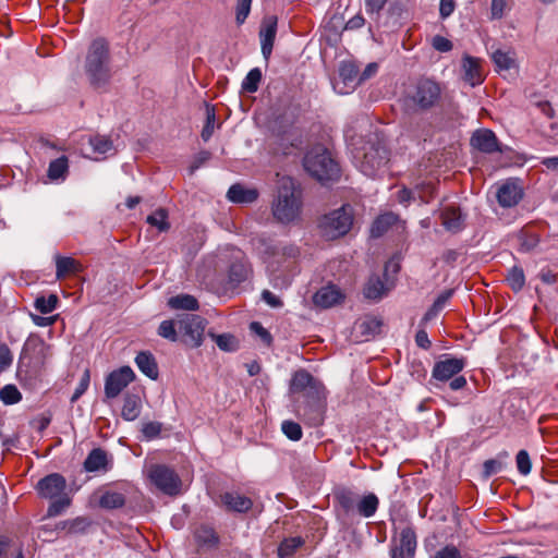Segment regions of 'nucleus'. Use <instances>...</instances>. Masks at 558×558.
Wrapping results in <instances>:
<instances>
[{"mask_svg": "<svg viewBox=\"0 0 558 558\" xmlns=\"http://www.w3.org/2000/svg\"><path fill=\"white\" fill-rule=\"evenodd\" d=\"M36 488L41 498L52 500L47 510L48 517L61 514L71 504V498L65 493L66 481L59 473H51L39 480Z\"/></svg>", "mask_w": 558, "mask_h": 558, "instance_id": "7", "label": "nucleus"}, {"mask_svg": "<svg viewBox=\"0 0 558 558\" xmlns=\"http://www.w3.org/2000/svg\"><path fill=\"white\" fill-rule=\"evenodd\" d=\"M416 197V189L412 191L407 187H403L397 192V201L403 205H408L412 199H415Z\"/></svg>", "mask_w": 558, "mask_h": 558, "instance_id": "61", "label": "nucleus"}, {"mask_svg": "<svg viewBox=\"0 0 558 558\" xmlns=\"http://www.w3.org/2000/svg\"><path fill=\"white\" fill-rule=\"evenodd\" d=\"M502 469V463L500 461H497V460H487L484 462V476L485 477H489L494 474H497L498 472H500Z\"/></svg>", "mask_w": 558, "mask_h": 558, "instance_id": "60", "label": "nucleus"}, {"mask_svg": "<svg viewBox=\"0 0 558 558\" xmlns=\"http://www.w3.org/2000/svg\"><path fill=\"white\" fill-rule=\"evenodd\" d=\"M134 372L130 366H122L111 372L105 381V395L108 399L118 397L134 380Z\"/></svg>", "mask_w": 558, "mask_h": 558, "instance_id": "14", "label": "nucleus"}, {"mask_svg": "<svg viewBox=\"0 0 558 558\" xmlns=\"http://www.w3.org/2000/svg\"><path fill=\"white\" fill-rule=\"evenodd\" d=\"M342 299L341 291L335 286H327L319 289L313 298L315 305L323 308L338 304Z\"/></svg>", "mask_w": 558, "mask_h": 558, "instance_id": "23", "label": "nucleus"}, {"mask_svg": "<svg viewBox=\"0 0 558 558\" xmlns=\"http://www.w3.org/2000/svg\"><path fill=\"white\" fill-rule=\"evenodd\" d=\"M151 483L163 494L175 496L180 494L182 482L175 471L165 464H153L148 469Z\"/></svg>", "mask_w": 558, "mask_h": 558, "instance_id": "10", "label": "nucleus"}, {"mask_svg": "<svg viewBox=\"0 0 558 558\" xmlns=\"http://www.w3.org/2000/svg\"><path fill=\"white\" fill-rule=\"evenodd\" d=\"M227 197L232 203L248 204L257 199L258 192L255 189H245L241 184H233L228 190Z\"/></svg>", "mask_w": 558, "mask_h": 558, "instance_id": "24", "label": "nucleus"}, {"mask_svg": "<svg viewBox=\"0 0 558 558\" xmlns=\"http://www.w3.org/2000/svg\"><path fill=\"white\" fill-rule=\"evenodd\" d=\"M387 2L388 0H364L365 11L367 14L378 17Z\"/></svg>", "mask_w": 558, "mask_h": 558, "instance_id": "58", "label": "nucleus"}, {"mask_svg": "<svg viewBox=\"0 0 558 558\" xmlns=\"http://www.w3.org/2000/svg\"><path fill=\"white\" fill-rule=\"evenodd\" d=\"M220 498L222 505L229 511L245 513L253 507V500L239 492H226Z\"/></svg>", "mask_w": 558, "mask_h": 558, "instance_id": "20", "label": "nucleus"}, {"mask_svg": "<svg viewBox=\"0 0 558 558\" xmlns=\"http://www.w3.org/2000/svg\"><path fill=\"white\" fill-rule=\"evenodd\" d=\"M206 325V319L195 314H185L178 322L183 341L193 348L202 345Z\"/></svg>", "mask_w": 558, "mask_h": 558, "instance_id": "12", "label": "nucleus"}, {"mask_svg": "<svg viewBox=\"0 0 558 558\" xmlns=\"http://www.w3.org/2000/svg\"><path fill=\"white\" fill-rule=\"evenodd\" d=\"M302 208V191L291 178L282 175L277 181V196L272 202L271 210L276 220L289 223L299 218Z\"/></svg>", "mask_w": 558, "mask_h": 558, "instance_id": "1", "label": "nucleus"}, {"mask_svg": "<svg viewBox=\"0 0 558 558\" xmlns=\"http://www.w3.org/2000/svg\"><path fill=\"white\" fill-rule=\"evenodd\" d=\"M442 89L438 82L420 78L408 94V101L417 110L427 111L440 104Z\"/></svg>", "mask_w": 558, "mask_h": 558, "instance_id": "9", "label": "nucleus"}, {"mask_svg": "<svg viewBox=\"0 0 558 558\" xmlns=\"http://www.w3.org/2000/svg\"><path fill=\"white\" fill-rule=\"evenodd\" d=\"M69 173L68 157L61 156L49 163L47 177L51 181H64Z\"/></svg>", "mask_w": 558, "mask_h": 558, "instance_id": "31", "label": "nucleus"}, {"mask_svg": "<svg viewBox=\"0 0 558 558\" xmlns=\"http://www.w3.org/2000/svg\"><path fill=\"white\" fill-rule=\"evenodd\" d=\"M250 329L253 333H255L256 336H258L260 338V340L266 344V345H270L271 341H272V337L270 335V332L263 327V325L258 322H253L250 324Z\"/></svg>", "mask_w": 558, "mask_h": 558, "instance_id": "56", "label": "nucleus"}, {"mask_svg": "<svg viewBox=\"0 0 558 558\" xmlns=\"http://www.w3.org/2000/svg\"><path fill=\"white\" fill-rule=\"evenodd\" d=\"M56 277L62 279L69 274H75L81 270V265L72 257L56 256Z\"/></svg>", "mask_w": 558, "mask_h": 558, "instance_id": "32", "label": "nucleus"}, {"mask_svg": "<svg viewBox=\"0 0 558 558\" xmlns=\"http://www.w3.org/2000/svg\"><path fill=\"white\" fill-rule=\"evenodd\" d=\"M305 171L319 182L335 181L339 178V167L330 153L322 145L306 151L303 158Z\"/></svg>", "mask_w": 558, "mask_h": 558, "instance_id": "6", "label": "nucleus"}, {"mask_svg": "<svg viewBox=\"0 0 558 558\" xmlns=\"http://www.w3.org/2000/svg\"><path fill=\"white\" fill-rule=\"evenodd\" d=\"M195 538L197 543L202 546L206 547H215L217 546L219 538L214 531V529L209 526H201L195 531Z\"/></svg>", "mask_w": 558, "mask_h": 558, "instance_id": "38", "label": "nucleus"}, {"mask_svg": "<svg viewBox=\"0 0 558 558\" xmlns=\"http://www.w3.org/2000/svg\"><path fill=\"white\" fill-rule=\"evenodd\" d=\"M161 427L159 422H147L143 424L142 433L147 439H153L159 436Z\"/></svg>", "mask_w": 558, "mask_h": 558, "instance_id": "59", "label": "nucleus"}, {"mask_svg": "<svg viewBox=\"0 0 558 558\" xmlns=\"http://www.w3.org/2000/svg\"><path fill=\"white\" fill-rule=\"evenodd\" d=\"M519 241H520V250L522 252H530L537 246L539 239H538V235L535 233L523 232L519 235Z\"/></svg>", "mask_w": 558, "mask_h": 558, "instance_id": "50", "label": "nucleus"}, {"mask_svg": "<svg viewBox=\"0 0 558 558\" xmlns=\"http://www.w3.org/2000/svg\"><path fill=\"white\" fill-rule=\"evenodd\" d=\"M353 219V208L350 205H343L320 218V233L327 240L343 236L351 230Z\"/></svg>", "mask_w": 558, "mask_h": 558, "instance_id": "8", "label": "nucleus"}, {"mask_svg": "<svg viewBox=\"0 0 558 558\" xmlns=\"http://www.w3.org/2000/svg\"><path fill=\"white\" fill-rule=\"evenodd\" d=\"M158 335L170 341H177V330L173 320H163L158 327Z\"/></svg>", "mask_w": 558, "mask_h": 558, "instance_id": "53", "label": "nucleus"}, {"mask_svg": "<svg viewBox=\"0 0 558 558\" xmlns=\"http://www.w3.org/2000/svg\"><path fill=\"white\" fill-rule=\"evenodd\" d=\"M339 506L337 515L343 524L352 521L354 515L363 518L373 517L379 506V499L374 493L360 495L349 488H340L335 493Z\"/></svg>", "mask_w": 558, "mask_h": 558, "instance_id": "2", "label": "nucleus"}, {"mask_svg": "<svg viewBox=\"0 0 558 558\" xmlns=\"http://www.w3.org/2000/svg\"><path fill=\"white\" fill-rule=\"evenodd\" d=\"M257 250L265 262L278 264L289 258H296L300 254L299 248L293 244L276 242L265 238L258 240Z\"/></svg>", "mask_w": 558, "mask_h": 558, "instance_id": "11", "label": "nucleus"}, {"mask_svg": "<svg viewBox=\"0 0 558 558\" xmlns=\"http://www.w3.org/2000/svg\"><path fill=\"white\" fill-rule=\"evenodd\" d=\"M434 558H462L460 550L454 546H446L437 551Z\"/></svg>", "mask_w": 558, "mask_h": 558, "instance_id": "64", "label": "nucleus"}, {"mask_svg": "<svg viewBox=\"0 0 558 558\" xmlns=\"http://www.w3.org/2000/svg\"><path fill=\"white\" fill-rule=\"evenodd\" d=\"M277 32V21H270L259 33L262 53L267 59L272 51Z\"/></svg>", "mask_w": 558, "mask_h": 558, "instance_id": "28", "label": "nucleus"}, {"mask_svg": "<svg viewBox=\"0 0 558 558\" xmlns=\"http://www.w3.org/2000/svg\"><path fill=\"white\" fill-rule=\"evenodd\" d=\"M462 69L464 72L463 78L471 86L480 85L483 82L484 76L480 59L465 56L462 60Z\"/></svg>", "mask_w": 558, "mask_h": 558, "instance_id": "22", "label": "nucleus"}, {"mask_svg": "<svg viewBox=\"0 0 558 558\" xmlns=\"http://www.w3.org/2000/svg\"><path fill=\"white\" fill-rule=\"evenodd\" d=\"M416 535L412 527H404L400 533V542L391 548V558H414Z\"/></svg>", "mask_w": 558, "mask_h": 558, "instance_id": "18", "label": "nucleus"}, {"mask_svg": "<svg viewBox=\"0 0 558 558\" xmlns=\"http://www.w3.org/2000/svg\"><path fill=\"white\" fill-rule=\"evenodd\" d=\"M22 399V395L14 385H5L0 390V400L4 404H15Z\"/></svg>", "mask_w": 558, "mask_h": 558, "instance_id": "46", "label": "nucleus"}, {"mask_svg": "<svg viewBox=\"0 0 558 558\" xmlns=\"http://www.w3.org/2000/svg\"><path fill=\"white\" fill-rule=\"evenodd\" d=\"M135 364L144 375L150 379H157L158 366L154 355L150 352H140L135 357Z\"/></svg>", "mask_w": 558, "mask_h": 558, "instance_id": "25", "label": "nucleus"}, {"mask_svg": "<svg viewBox=\"0 0 558 558\" xmlns=\"http://www.w3.org/2000/svg\"><path fill=\"white\" fill-rule=\"evenodd\" d=\"M58 301L59 300L56 294H50L48 298L38 296L35 300L34 306L41 314H48L56 308Z\"/></svg>", "mask_w": 558, "mask_h": 558, "instance_id": "44", "label": "nucleus"}, {"mask_svg": "<svg viewBox=\"0 0 558 558\" xmlns=\"http://www.w3.org/2000/svg\"><path fill=\"white\" fill-rule=\"evenodd\" d=\"M262 81V71L258 68L252 69L242 82V89L246 93H255Z\"/></svg>", "mask_w": 558, "mask_h": 558, "instance_id": "42", "label": "nucleus"}, {"mask_svg": "<svg viewBox=\"0 0 558 558\" xmlns=\"http://www.w3.org/2000/svg\"><path fill=\"white\" fill-rule=\"evenodd\" d=\"M208 336L216 342L218 348L226 352L236 351L239 342L236 338L231 333L215 335L209 332Z\"/></svg>", "mask_w": 558, "mask_h": 558, "instance_id": "39", "label": "nucleus"}, {"mask_svg": "<svg viewBox=\"0 0 558 558\" xmlns=\"http://www.w3.org/2000/svg\"><path fill=\"white\" fill-rule=\"evenodd\" d=\"M523 196V190L517 181L508 180L496 187V198L501 207L515 206Z\"/></svg>", "mask_w": 558, "mask_h": 558, "instance_id": "17", "label": "nucleus"}, {"mask_svg": "<svg viewBox=\"0 0 558 558\" xmlns=\"http://www.w3.org/2000/svg\"><path fill=\"white\" fill-rule=\"evenodd\" d=\"M456 8V1L454 0H440L439 3V14L441 19L449 17Z\"/></svg>", "mask_w": 558, "mask_h": 558, "instance_id": "62", "label": "nucleus"}, {"mask_svg": "<svg viewBox=\"0 0 558 558\" xmlns=\"http://www.w3.org/2000/svg\"><path fill=\"white\" fill-rule=\"evenodd\" d=\"M291 390L293 392H304L312 399L320 400L324 397L325 388L323 384L307 371L300 369L292 376Z\"/></svg>", "mask_w": 558, "mask_h": 558, "instance_id": "13", "label": "nucleus"}, {"mask_svg": "<svg viewBox=\"0 0 558 558\" xmlns=\"http://www.w3.org/2000/svg\"><path fill=\"white\" fill-rule=\"evenodd\" d=\"M388 289L378 277H371L364 288V296L368 300L378 301L386 293Z\"/></svg>", "mask_w": 558, "mask_h": 558, "instance_id": "34", "label": "nucleus"}, {"mask_svg": "<svg viewBox=\"0 0 558 558\" xmlns=\"http://www.w3.org/2000/svg\"><path fill=\"white\" fill-rule=\"evenodd\" d=\"M50 347L39 338H29L25 342L16 369V376L23 384L36 379L50 357Z\"/></svg>", "mask_w": 558, "mask_h": 558, "instance_id": "4", "label": "nucleus"}, {"mask_svg": "<svg viewBox=\"0 0 558 558\" xmlns=\"http://www.w3.org/2000/svg\"><path fill=\"white\" fill-rule=\"evenodd\" d=\"M89 144L94 153L100 155L107 154L113 148L112 142L108 137L101 135L90 137Z\"/></svg>", "mask_w": 558, "mask_h": 558, "instance_id": "45", "label": "nucleus"}, {"mask_svg": "<svg viewBox=\"0 0 558 558\" xmlns=\"http://www.w3.org/2000/svg\"><path fill=\"white\" fill-rule=\"evenodd\" d=\"M84 71L92 86L99 88L111 78V56L109 44L105 38H96L89 45Z\"/></svg>", "mask_w": 558, "mask_h": 558, "instance_id": "3", "label": "nucleus"}, {"mask_svg": "<svg viewBox=\"0 0 558 558\" xmlns=\"http://www.w3.org/2000/svg\"><path fill=\"white\" fill-rule=\"evenodd\" d=\"M282 433L291 440L298 441L302 438L301 425L293 421H283L281 424Z\"/></svg>", "mask_w": 558, "mask_h": 558, "instance_id": "48", "label": "nucleus"}, {"mask_svg": "<svg viewBox=\"0 0 558 558\" xmlns=\"http://www.w3.org/2000/svg\"><path fill=\"white\" fill-rule=\"evenodd\" d=\"M492 59L498 70H509L513 66L514 60L500 49H497L492 53Z\"/></svg>", "mask_w": 558, "mask_h": 558, "instance_id": "47", "label": "nucleus"}, {"mask_svg": "<svg viewBox=\"0 0 558 558\" xmlns=\"http://www.w3.org/2000/svg\"><path fill=\"white\" fill-rule=\"evenodd\" d=\"M464 357H452L444 355V359L437 361L433 367L432 376L436 380L447 381L458 375L465 366Z\"/></svg>", "mask_w": 558, "mask_h": 558, "instance_id": "15", "label": "nucleus"}, {"mask_svg": "<svg viewBox=\"0 0 558 558\" xmlns=\"http://www.w3.org/2000/svg\"><path fill=\"white\" fill-rule=\"evenodd\" d=\"M399 220V217L393 213H386L380 216H378L375 221L372 225L371 228V234L373 238H379L384 233L387 232V230L392 227L397 221Z\"/></svg>", "mask_w": 558, "mask_h": 558, "instance_id": "30", "label": "nucleus"}, {"mask_svg": "<svg viewBox=\"0 0 558 558\" xmlns=\"http://www.w3.org/2000/svg\"><path fill=\"white\" fill-rule=\"evenodd\" d=\"M303 543L304 541L300 536L283 539L278 547V556L280 558L291 557Z\"/></svg>", "mask_w": 558, "mask_h": 558, "instance_id": "41", "label": "nucleus"}, {"mask_svg": "<svg viewBox=\"0 0 558 558\" xmlns=\"http://www.w3.org/2000/svg\"><path fill=\"white\" fill-rule=\"evenodd\" d=\"M141 413V399L136 395H128L124 398L121 415L125 421H134Z\"/></svg>", "mask_w": 558, "mask_h": 558, "instance_id": "33", "label": "nucleus"}, {"mask_svg": "<svg viewBox=\"0 0 558 558\" xmlns=\"http://www.w3.org/2000/svg\"><path fill=\"white\" fill-rule=\"evenodd\" d=\"M168 305L172 310L197 311L198 301L190 294H179L168 300Z\"/></svg>", "mask_w": 558, "mask_h": 558, "instance_id": "35", "label": "nucleus"}, {"mask_svg": "<svg viewBox=\"0 0 558 558\" xmlns=\"http://www.w3.org/2000/svg\"><path fill=\"white\" fill-rule=\"evenodd\" d=\"M471 145L482 153L492 154L501 151L495 133L488 129H481L473 133Z\"/></svg>", "mask_w": 558, "mask_h": 558, "instance_id": "19", "label": "nucleus"}, {"mask_svg": "<svg viewBox=\"0 0 558 558\" xmlns=\"http://www.w3.org/2000/svg\"><path fill=\"white\" fill-rule=\"evenodd\" d=\"M146 222L151 227L157 228L160 232H166L170 229L168 211L165 208H158L153 214L148 215Z\"/></svg>", "mask_w": 558, "mask_h": 558, "instance_id": "37", "label": "nucleus"}, {"mask_svg": "<svg viewBox=\"0 0 558 558\" xmlns=\"http://www.w3.org/2000/svg\"><path fill=\"white\" fill-rule=\"evenodd\" d=\"M315 401L304 409V416L308 423L313 426H318L324 421L323 407L319 403L320 400L314 399Z\"/></svg>", "mask_w": 558, "mask_h": 558, "instance_id": "40", "label": "nucleus"}, {"mask_svg": "<svg viewBox=\"0 0 558 558\" xmlns=\"http://www.w3.org/2000/svg\"><path fill=\"white\" fill-rule=\"evenodd\" d=\"M13 362V355L9 349V347L0 342V374L8 369Z\"/></svg>", "mask_w": 558, "mask_h": 558, "instance_id": "57", "label": "nucleus"}, {"mask_svg": "<svg viewBox=\"0 0 558 558\" xmlns=\"http://www.w3.org/2000/svg\"><path fill=\"white\" fill-rule=\"evenodd\" d=\"M506 280L513 291H520L525 283L523 269L517 266L512 267L508 271Z\"/></svg>", "mask_w": 558, "mask_h": 558, "instance_id": "43", "label": "nucleus"}, {"mask_svg": "<svg viewBox=\"0 0 558 558\" xmlns=\"http://www.w3.org/2000/svg\"><path fill=\"white\" fill-rule=\"evenodd\" d=\"M339 78L340 81L333 85V88L339 94H348L361 84L359 68L350 61H344L340 64Z\"/></svg>", "mask_w": 558, "mask_h": 558, "instance_id": "16", "label": "nucleus"}, {"mask_svg": "<svg viewBox=\"0 0 558 558\" xmlns=\"http://www.w3.org/2000/svg\"><path fill=\"white\" fill-rule=\"evenodd\" d=\"M252 0H236L235 20L239 25L243 24L251 11Z\"/></svg>", "mask_w": 558, "mask_h": 558, "instance_id": "54", "label": "nucleus"}, {"mask_svg": "<svg viewBox=\"0 0 558 558\" xmlns=\"http://www.w3.org/2000/svg\"><path fill=\"white\" fill-rule=\"evenodd\" d=\"M381 325V320L377 317H365L355 324L354 329L360 337L367 340L380 332Z\"/></svg>", "mask_w": 558, "mask_h": 558, "instance_id": "26", "label": "nucleus"}, {"mask_svg": "<svg viewBox=\"0 0 558 558\" xmlns=\"http://www.w3.org/2000/svg\"><path fill=\"white\" fill-rule=\"evenodd\" d=\"M440 219L441 225L449 232L457 233L464 228V216L457 206H445L440 211Z\"/></svg>", "mask_w": 558, "mask_h": 558, "instance_id": "21", "label": "nucleus"}, {"mask_svg": "<svg viewBox=\"0 0 558 558\" xmlns=\"http://www.w3.org/2000/svg\"><path fill=\"white\" fill-rule=\"evenodd\" d=\"M415 189L417 198L423 203H429L435 195V185L433 182H423L422 184L416 185Z\"/></svg>", "mask_w": 558, "mask_h": 558, "instance_id": "52", "label": "nucleus"}, {"mask_svg": "<svg viewBox=\"0 0 558 558\" xmlns=\"http://www.w3.org/2000/svg\"><path fill=\"white\" fill-rule=\"evenodd\" d=\"M125 495L118 490H105L99 498V506L102 509L113 510L122 508L125 505Z\"/></svg>", "mask_w": 558, "mask_h": 558, "instance_id": "29", "label": "nucleus"}, {"mask_svg": "<svg viewBox=\"0 0 558 558\" xmlns=\"http://www.w3.org/2000/svg\"><path fill=\"white\" fill-rule=\"evenodd\" d=\"M433 47L440 52H447L452 49V43L442 36H435Z\"/></svg>", "mask_w": 558, "mask_h": 558, "instance_id": "63", "label": "nucleus"}, {"mask_svg": "<svg viewBox=\"0 0 558 558\" xmlns=\"http://www.w3.org/2000/svg\"><path fill=\"white\" fill-rule=\"evenodd\" d=\"M517 468L520 474L527 475L532 469V462L526 450H520L515 457Z\"/></svg>", "mask_w": 558, "mask_h": 558, "instance_id": "51", "label": "nucleus"}, {"mask_svg": "<svg viewBox=\"0 0 558 558\" xmlns=\"http://www.w3.org/2000/svg\"><path fill=\"white\" fill-rule=\"evenodd\" d=\"M89 380H90L89 371L85 369V372L83 373V375L80 379L77 387L74 390V393L72 395V397L70 399L71 403L76 402L85 393V391L87 390V388L89 386Z\"/></svg>", "mask_w": 558, "mask_h": 558, "instance_id": "55", "label": "nucleus"}, {"mask_svg": "<svg viewBox=\"0 0 558 558\" xmlns=\"http://www.w3.org/2000/svg\"><path fill=\"white\" fill-rule=\"evenodd\" d=\"M107 453L100 448L93 449L84 461V469L87 472L107 470Z\"/></svg>", "mask_w": 558, "mask_h": 558, "instance_id": "27", "label": "nucleus"}, {"mask_svg": "<svg viewBox=\"0 0 558 558\" xmlns=\"http://www.w3.org/2000/svg\"><path fill=\"white\" fill-rule=\"evenodd\" d=\"M215 122H216V116H215V110L213 107H209L207 106L206 108V123L202 130V138L207 142L213 133H214V128H215Z\"/></svg>", "mask_w": 558, "mask_h": 558, "instance_id": "49", "label": "nucleus"}, {"mask_svg": "<svg viewBox=\"0 0 558 558\" xmlns=\"http://www.w3.org/2000/svg\"><path fill=\"white\" fill-rule=\"evenodd\" d=\"M250 268L243 260H236L231 264L229 269V281L233 284H240L248 277Z\"/></svg>", "mask_w": 558, "mask_h": 558, "instance_id": "36", "label": "nucleus"}, {"mask_svg": "<svg viewBox=\"0 0 558 558\" xmlns=\"http://www.w3.org/2000/svg\"><path fill=\"white\" fill-rule=\"evenodd\" d=\"M354 160L362 173L373 178L385 168L389 160L387 147L377 135H374L356 149Z\"/></svg>", "mask_w": 558, "mask_h": 558, "instance_id": "5", "label": "nucleus"}]
</instances>
